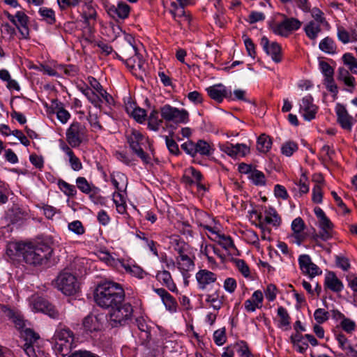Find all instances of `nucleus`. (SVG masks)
Returning a JSON list of instances; mask_svg holds the SVG:
<instances>
[{
    "mask_svg": "<svg viewBox=\"0 0 357 357\" xmlns=\"http://www.w3.org/2000/svg\"><path fill=\"white\" fill-rule=\"evenodd\" d=\"M185 173L196 181V185L199 190H206L205 186L201 183L202 174L199 171L197 170L193 167H190L185 169Z\"/></svg>",
    "mask_w": 357,
    "mask_h": 357,
    "instance_id": "nucleus-44",
    "label": "nucleus"
},
{
    "mask_svg": "<svg viewBox=\"0 0 357 357\" xmlns=\"http://www.w3.org/2000/svg\"><path fill=\"white\" fill-rule=\"evenodd\" d=\"M335 112L337 117V122L341 127L347 130L350 131L352 128L353 117L349 114L345 107L340 103L335 106Z\"/></svg>",
    "mask_w": 357,
    "mask_h": 357,
    "instance_id": "nucleus-19",
    "label": "nucleus"
},
{
    "mask_svg": "<svg viewBox=\"0 0 357 357\" xmlns=\"http://www.w3.org/2000/svg\"><path fill=\"white\" fill-rule=\"evenodd\" d=\"M82 17L84 19V24L91 27L94 25L96 21L97 12L90 3H86L83 8Z\"/></svg>",
    "mask_w": 357,
    "mask_h": 357,
    "instance_id": "nucleus-33",
    "label": "nucleus"
},
{
    "mask_svg": "<svg viewBox=\"0 0 357 357\" xmlns=\"http://www.w3.org/2000/svg\"><path fill=\"white\" fill-rule=\"evenodd\" d=\"M60 148L68 157V161L71 168L76 172L81 170L83 167L82 164L79 158L75 155L72 149L65 143H62L60 145Z\"/></svg>",
    "mask_w": 357,
    "mask_h": 357,
    "instance_id": "nucleus-26",
    "label": "nucleus"
},
{
    "mask_svg": "<svg viewBox=\"0 0 357 357\" xmlns=\"http://www.w3.org/2000/svg\"><path fill=\"white\" fill-rule=\"evenodd\" d=\"M162 119L175 123H185L188 121V112L185 109H179L170 105H165L160 108Z\"/></svg>",
    "mask_w": 357,
    "mask_h": 357,
    "instance_id": "nucleus-10",
    "label": "nucleus"
},
{
    "mask_svg": "<svg viewBox=\"0 0 357 357\" xmlns=\"http://www.w3.org/2000/svg\"><path fill=\"white\" fill-rule=\"evenodd\" d=\"M324 285L326 288L335 293L342 291L344 288L343 283L333 272H328L326 274Z\"/></svg>",
    "mask_w": 357,
    "mask_h": 357,
    "instance_id": "nucleus-24",
    "label": "nucleus"
},
{
    "mask_svg": "<svg viewBox=\"0 0 357 357\" xmlns=\"http://www.w3.org/2000/svg\"><path fill=\"white\" fill-rule=\"evenodd\" d=\"M22 337L24 338L25 343L36 344L39 340V335L30 328H26L22 331Z\"/></svg>",
    "mask_w": 357,
    "mask_h": 357,
    "instance_id": "nucleus-52",
    "label": "nucleus"
},
{
    "mask_svg": "<svg viewBox=\"0 0 357 357\" xmlns=\"http://www.w3.org/2000/svg\"><path fill=\"white\" fill-rule=\"evenodd\" d=\"M263 299V294L260 290L254 291L251 298L245 301V310L248 312H253L256 310V309L261 308L262 307Z\"/></svg>",
    "mask_w": 357,
    "mask_h": 357,
    "instance_id": "nucleus-22",
    "label": "nucleus"
},
{
    "mask_svg": "<svg viewBox=\"0 0 357 357\" xmlns=\"http://www.w3.org/2000/svg\"><path fill=\"white\" fill-rule=\"evenodd\" d=\"M57 289L63 294L71 296L79 290V283L76 277L68 272H61L56 279Z\"/></svg>",
    "mask_w": 357,
    "mask_h": 357,
    "instance_id": "nucleus-7",
    "label": "nucleus"
},
{
    "mask_svg": "<svg viewBox=\"0 0 357 357\" xmlns=\"http://www.w3.org/2000/svg\"><path fill=\"white\" fill-rule=\"evenodd\" d=\"M66 140L70 148H77L87 140V129L81 123L73 121L66 131Z\"/></svg>",
    "mask_w": 357,
    "mask_h": 357,
    "instance_id": "nucleus-6",
    "label": "nucleus"
},
{
    "mask_svg": "<svg viewBox=\"0 0 357 357\" xmlns=\"http://www.w3.org/2000/svg\"><path fill=\"white\" fill-rule=\"evenodd\" d=\"M213 145L204 140L199 139L196 143V154L208 156L213 154Z\"/></svg>",
    "mask_w": 357,
    "mask_h": 357,
    "instance_id": "nucleus-43",
    "label": "nucleus"
},
{
    "mask_svg": "<svg viewBox=\"0 0 357 357\" xmlns=\"http://www.w3.org/2000/svg\"><path fill=\"white\" fill-rule=\"evenodd\" d=\"M38 13L49 24H54L56 22L55 13L52 8L41 7Z\"/></svg>",
    "mask_w": 357,
    "mask_h": 357,
    "instance_id": "nucleus-45",
    "label": "nucleus"
},
{
    "mask_svg": "<svg viewBox=\"0 0 357 357\" xmlns=\"http://www.w3.org/2000/svg\"><path fill=\"white\" fill-rule=\"evenodd\" d=\"M261 221L264 225H270L274 227H278L282 222L280 216L277 213L276 210L273 207H269L264 211V217L262 216Z\"/></svg>",
    "mask_w": 357,
    "mask_h": 357,
    "instance_id": "nucleus-27",
    "label": "nucleus"
},
{
    "mask_svg": "<svg viewBox=\"0 0 357 357\" xmlns=\"http://www.w3.org/2000/svg\"><path fill=\"white\" fill-rule=\"evenodd\" d=\"M344 64L354 74H357V59L351 53H345L342 56Z\"/></svg>",
    "mask_w": 357,
    "mask_h": 357,
    "instance_id": "nucleus-48",
    "label": "nucleus"
},
{
    "mask_svg": "<svg viewBox=\"0 0 357 357\" xmlns=\"http://www.w3.org/2000/svg\"><path fill=\"white\" fill-rule=\"evenodd\" d=\"M249 178L256 185H264L266 184V178L264 174L256 169L251 172Z\"/></svg>",
    "mask_w": 357,
    "mask_h": 357,
    "instance_id": "nucleus-50",
    "label": "nucleus"
},
{
    "mask_svg": "<svg viewBox=\"0 0 357 357\" xmlns=\"http://www.w3.org/2000/svg\"><path fill=\"white\" fill-rule=\"evenodd\" d=\"M314 317L317 324H321L328 319L329 313L322 308H318L314 311Z\"/></svg>",
    "mask_w": 357,
    "mask_h": 357,
    "instance_id": "nucleus-60",
    "label": "nucleus"
},
{
    "mask_svg": "<svg viewBox=\"0 0 357 357\" xmlns=\"http://www.w3.org/2000/svg\"><path fill=\"white\" fill-rule=\"evenodd\" d=\"M220 287H218L212 294L206 295V302L210 305L214 310H218L222 305V299L220 296Z\"/></svg>",
    "mask_w": 357,
    "mask_h": 357,
    "instance_id": "nucleus-36",
    "label": "nucleus"
},
{
    "mask_svg": "<svg viewBox=\"0 0 357 357\" xmlns=\"http://www.w3.org/2000/svg\"><path fill=\"white\" fill-rule=\"evenodd\" d=\"M15 20L17 21L16 27L19 30L22 38L27 39L29 36V29L28 28V16L22 11H17L15 13Z\"/></svg>",
    "mask_w": 357,
    "mask_h": 357,
    "instance_id": "nucleus-25",
    "label": "nucleus"
},
{
    "mask_svg": "<svg viewBox=\"0 0 357 357\" xmlns=\"http://www.w3.org/2000/svg\"><path fill=\"white\" fill-rule=\"evenodd\" d=\"M68 228L70 231L78 236L82 235L85 233V228L79 220H74L68 223Z\"/></svg>",
    "mask_w": 357,
    "mask_h": 357,
    "instance_id": "nucleus-56",
    "label": "nucleus"
},
{
    "mask_svg": "<svg viewBox=\"0 0 357 357\" xmlns=\"http://www.w3.org/2000/svg\"><path fill=\"white\" fill-rule=\"evenodd\" d=\"M87 120L94 131L102 130V126L99 122L98 117L96 114H92L89 112L87 116Z\"/></svg>",
    "mask_w": 357,
    "mask_h": 357,
    "instance_id": "nucleus-61",
    "label": "nucleus"
},
{
    "mask_svg": "<svg viewBox=\"0 0 357 357\" xmlns=\"http://www.w3.org/2000/svg\"><path fill=\"white\" fill-rule=\"evenodd\" d=\"M213 340L217 345H222L227 340L225 328H222L215 331L213 333Z\"/></svg>",
    "mask_w": 357,
    "mask_h": 357,
    "instance_id": "nucleus-59",
    "label": "nucleus"
},
{
    "mask_svg": "<svg viewBox=\"0 0 357 357\" xmlns=\"http://www.w3.org/2000/svg\"><path fill=\"white\" fill-rule=\"evenodd\" d=\"M272 141L271 137L266 135L261 134L257 139V149L261 153H267L271 148Z\"/></svg>",
    "mask_w": 357,
    "mask_h": 357,
    "instance_id": "nucleus-42",
    "label": "nucleus"
},
{
    "mask_svg": "<svg viewBox=\"0 0 357 357\" xmlns=\"http://www.w3.org/2000/svg\"><path fill=\"white\" fill-rule=\"evenodd\" d=\"M183 6L177 5L175 2H172L169 8V13L172 15L173 18L178 23L181 22V20L184 18L185 20H188V16L185 15V11Z\"/></svg>",
    "mask_w": 357,
    "mask_h": 357,
    "instance_id": "nucleus-38",
    "label": "nucleus"
},
{
    "mask_svg": "<svg viewBox=\"0 0 357 357\" xmlns=\"http://www.w3.org/2000/svg\"><path fill=\"white\" fill-rule=\"evenodd\" d=\"M319 225L321 229L318 236L323 241H327L332 238L333 224L332 222L326 217L319 221Z\"/></svg>",
    "mask_w": 357,
    "mask_h": 357,
    "instance_id": "nucleus-29",
    "label": "nucleus"
},
{
    "mask_svg": "<svg viewBox=\"0 0 357 357\" xmlns=\"http://www.w3.org/2000/svg\"><path fill=\"white\" fill-rule=\"evenodd\" d=\"M133 315L132 306L129 303H121L109 312V323L112 327L123 326L131 321Z\"/></svg>",
    "mask_w": 357,
    "mask_h": 357,
    "instance_id": "nucleus-5",
    "label": "nucleus"
},
{
    "mask_svg": "<svg viewBox=\"0 0 357 357\" xmlns=\"http://www.w3.org/2000/svg\"><path fill=\"white\" fill-rule=\"evenodd\" d=\"M289 33L293 31L299 29L301 26V22L294 17L285 18L283 20Z\"/></svg>",
    "mask_w": 357,
    "mask_h": 357,
    "instance_id": "nucleus-55",
    "label": "nucleus"
},
{
    "mask_svg": "<svg viewBox=\"0 0 357 357\" xmlns=\"http://www.w3.org/2000/svg\"><path fill=\"white\" fill-rule=\"evenodd\" d=\"M136 324L139 331V339L142 344L148 342L151 339V327L148 326L146 320L143 317L136 319Z\"/></svg>",
    "mask_w": 357,
    "mask_h": 357,
    "instance_id": "nucleus-32",
    "label": "nucleus"
},
{
    "mask_svg": "<svg viewBox=\"0 0 357 357\" xmlns=\"http://www.w3.org/2000/svg\"><path fill=\"white\" fill-rule=\"evenodd\" d=\"M0 312L8 319L11 320L17 328L22 329L24 327L25 321L23 316L18 310L8 307L4 305H0Z\"/></svg>",
    "mask_w": 357,
    "mask_h": 357,
    "instance_id": "nucleus-15",
    "label": "nucleus"
},
{
    "mask_svg": "<svg viewBox=\"0 0 357 357\" xmlns=\"http://www.w3.org/2000/svg\"><path fill=\"white\" fill-rule=\"evenodd\" d=\"M322 24L316 22H309L304 27L306 36L310 40H315L319 33L321 31V26Z\"/></svg>",
    "mask_w": 357,
    "mask_h": 357,
    "instance_id": "nucleus-39",
    "label": "nucleus"
},
{
    "mask_svg": "<svg viewBox=\"0 0 357 357\" xmlns=\"http://www.w3.org/2000/svg\"><path fill=\"white\" fill-rule=\"evenodd\" d=\"M198 289L202 291L206 290L208 287H212L217 280L215 273L206 270L201 269L195 275Z\"/></svg>",
    "mask_w": 357,
    "mask_h": 357,
    "instance_id": "nucleus-11",
    "label": "nucleus"
},
{
    "mask_svg": "<svg viewBox=\"0 0 357 357\" xmlns=\"http://www.w3.org/2000/svg\"><path fill=\"white\" fill-rule=\"evenodd\" d=\"M206 229L211 231V233L215 235V240L220 245H221L225 250H231L234 248V244L229 236H226L225 234H218L213 231L211 227H207Z\"/></svg>",
    "mask_w": 357,
    "mask_h": 357,
    "instance_id": "nucleus-35",
    "label": "nucleus"
},
{
    "mask_svg": "<svg viewBox=\"0 0 357 357\" xmlns=\"http://www.w3.org/2000/svg\"><path fill=\"white\" fill-rule=\"evenodd\" d=\"M156 280L163 286L172 292H178V289L174 283L171 273L166 270L158 271L155 275Z\"/></svg>",
    "mask_w": 357,
    "mask_h": 357,
    "instance_id": "nucleus-23",
    "label": "nucleus"
},
{
    "mask_svg": "<svg viewBox=\"0 0 357 357\" xmlns=\"http://www.w3.org/2000/svg\"><path fill=\"white\" fill-rule=\"evenodd\" d=\"M293 234L290 238L292 242L300 245L306 238V234L304 232L305 225L303 219L300 217L295 218L291 225Z\"/></svg>",
    "mask_w": 357,
    "mask_h": 357,
    "instance_id": "nucleus-13",
    "label": "nucleus"
},
{
    "mask_svg": "<svg viewBox=\"0 0 357 357\" xmlns=\"http://www.w3.org/2000/svg\"><path fill=\"white\" fill-rule=\"evenodd\" d=\"M58 186L59 189L67 196L73 197L76 195L77 190L73 185L69 184L63 180H59Z\"/></svg>",
    "mask_w": 357,
    "mask_h": 357,
    "instance_id": "nucleus-49",
    "label": "nucleus"
},
{
    "mask_svg": "<svg viewBox=\"0 0 357 357\" xmlns=\"http://www.w3.org/2000/svg\"><path fill=\"white\" fill-rule=\"evenodd\" d=\"M298 150V145L296 142L288 141L284 143L281 147V151L285 156L289 157Z\"/></svg>",
    "mask_w": 357,
    "mask_h": 357,
    "instance_id": "nucleus-54",
    "label": "nucleus"
},
{
    "mask_svg": "<svg viewBox=\"0 0 357 357\" xmlns=\"http://www.w3.org/2000/svg\"><path fill=\"white\" fill-rule=\"evenodd\" d=\"M94 298L98 306L112 309L123 302L125 292L119 284L110 281L105 282L96 287Z\"/></svg>",
    "mask_w": 357,
    "mask_h": 357,
    "instance_id": "nucleus-2",
    "label": "nucleus"
},
{
    "mask_svg": "<svg viewBox=\"0 0 357 357\" xmlns=\"http://www.w3.org/2000/svg\"><path fill=\"white\" fill-rule=\"evenodd\" d=\"M126 139L130 149L144 163H151V156L145 153L142 149V145H144L145 141H147V139L139 130L132 129L127 132Z\"/></svg>",
    "mask_w": 357,
    "mask_h": 357,
    "instance_id": "nucleus-4",
    "label": "nucleus"
},
{
    "mask_svg": "<svg viewBox=\"0 0 357 357\" xmlns=\"http://www.w3.org/2000/svg\"><path fill=\"white\" fill-rule=\"evenodd\" d=\"M54 112L56 114L58 120L62 123L66 124L70 119V114L64 109L61 102H56Z\"/></svg>",
    "mask_w": 357,
    "mask_h": 357,
    "instance_id": "nucleus-41",
    "label": "nucleus"
},
{
    "mask_svg": "<svg viewBox=\"0 0 357 357\" xmlns=\"http://www.w3.org/2000/svg\"><path fill=\"white\" fill-rule=\"evenodd\" d=\"M112 197L118 213L124 214L126 212V192L115 191Z\"/></svg>",
    "mask_w": 357,
    "mask_h": 357,
    "instance_id": "nucleus-34",
    "label": "nucleus"
},
{
    "mask_svg": "<svg viewBox=\"0 0 357 357\" xmlns=\"http://www.w3.org/2000/svg\"><path fill=\"white\" fill-rule=\"evenodd\" d=\"M29 303L32 311L44 313L52 319L59 318L58 310L45 298L34 294L29 298Z\"/></svg>",
    "mask_w": 357,
    "mask_h": 357,
    "instance_id": "nucleus-8",
    "label": "nucleus"
},
{
    "mask_svg": "<svg viewBox=\"0 0 357 357\" xmlns=\"http://www.w3.org/2000/svg\"><path fill=\"white\" fill-rule=\"evenodd\" d=\"M252 214H255L256 215L257 219L259 220V223L257 224V227L261 229V238L264 240H270L271 238L269 235L271 234V229L268 228L266 225H264V222L261 221L262 219V214L261 213H257V211H252Z\"/></svg>",
    "mask_w": 357,
    "mask_h": 357,
    "instance_id": "nucleus-46",
    "label": "nucleus"
},
{
    "mask_svg": "<svg viewBox=\"0 0 357 357\" xmlns=\"http://www.w3.org/2000/svg\"><path fill=\"white\" fill-rule=\"evenodd\" d=\"M272 31L275 34L283 37H287L289 35V32L283 21L273 25L272 26Z\"/></svg>",
    "mask_w": 357,
    "mask_h": 357,
    "instance_id": "nucleus-58",
    "label": "nucleus"
},
{
    "mask_svg": "<svg viewBox=\"0 0 357 357\" xmlns=\"http://www.w3.org/2000/svg\"><path fill=\"white\" fill-rule=\"evenodd\" d=\"M55 340V349L63 356L69 354L75 347V335L73 332L68 328H59L54 335Z\"/></svg>",
    "mask_w": 357,
    "mask_h": 357,
    "instance_id": "nucleus-3",
    "label": "nucleus"
},
{
    "mask_svg": "<svg viewBox=\"0 0 357 357\" xmlns=\"http://www.w3.org/2000/svg\"><path fill=\"white\" fill-rule=\"evenodd\" d=\"M153 291L160 297L167 310L170 312H175L177 310V302L176 299L168 293L164 288L153 289Z\"/></svg>",
    "mask_w": 357,
    "mask_h": 357,
    "instance_id": "nucleus-20",
    "label": "nucleus"
},
{
    "mask_svg": "<svg viewBox=\"0 0 357 357\" xmlns=\"http://www.w3.org/2000/svg\"><path fill=\"white\" fill-rule=\"evenodd\" d=\"M122 266L126 272L130 273L133 276L139 278H143L144 272L139 266L124 263L122 264Z\"/></svg>",
    "mask_w": 357,
    "mask_h": 357,
    "instance_id": "nucleus-53",
    "label": "nucleus"
},
{
    "mask_svg": "<svg viewBox=\"0 0 357 357\" xmlns=\"http://www.w3.org/2000/svg\"><path fill=\"white\" fill-rule=\"evenodd\" d=\"M337 37L343 44L357 42V32L355 29H351L350 32L347 31L342 26H337Z\"/></svg>",
    "mask_w": 357,
    "mask_h": 357,
    "instance_id": "nucleus-31",
    "label": "nucleus"
},
{
    "mask_svg": "<svg viewBox=\"0 0 357 357\" xmlns=\"http://www.w3.org/2000/svg\"><path fill=\"white\" fill-rule=\"evenodd\" d=\"M86 259H76L71 264L72 269L75 270L76 274L82 275L86 273Z\"/></svg>",
    "mask_w": 357,
    "mask_h": 357,
    "instance_id": "nucleus-51",
    "label": "nucleus"
},
{
    "mask_svg": "<svg viewBox=\"0 0 357 357\" xmlns=\"http://www.w3.org/2000/svg\"><path fill=\"white\" fill-rule=\"evenodd\" d=\"M130 11V6L125 2L120 1L116 5H109L107 6V12L109 16L114 19L124 20L129 15Z\"/></svg>",
    "mask_w": 357,
    "mask_h": 357,
    "instance_id": "nucleus-16",
    "label": "nucleus"
},
{
    "mask_svg": "<svg viewBox=\"0 0 357 357\" xmlns=\"http://www.w3.org/2000/svg\"><path fill=\"white\" fill-rule=\"evenodd\" d=\"M317 107L313 104V98L310 95L303 98L300 104V112L306 121H311L315 118Z\"/></svg>",
    "mask_w": 357,
    "mask_h": 357,
    "instance_id": "nucleus-14",
    "label": "nucleus"
},
{
    "mask_svg": "<svg viewBox=\"0 0 357 357\" xmlns=\"http://www.w3.org/2000/svg\"><path fill=\"white\" fill-rule=\"evenodd\" d=\"M77 188L84 193L89 194L91 191L90 184L84 177H78L76 179Z\"/></svg>",
    "mask_w": 357,
    "mask_h": 357,
    "instance_id": "nucleus-62",
    "label": "nucleus"
},
{
    "mask_svg": "<svg viewBox=\"0 0 357 357\" xmlns=\"http://www.w3.org/2000/svg\"><path fill=\"white\" fill-rule=\"evenodd\" d=\"M236 351L241 357H252L249 350L248 346L245 342H241L236 344Z\"/></svg>",
    "mask_w": 357,
    "mask_h": 357,
    "instance_id": "nucleus-64",
    "label": "nucleus"
},
{
    "mask_svg": "<svg viewBox=\"0 0 357 357\" xmlns=\"http://www.w3.org/2000/svg\"><path fill=\"white\" fill-rule=\"evenodd\" d=\"M52 252V248L43 243H13L7 248V254L10 257H17L33 266L46 264Z\"/></svg>",
    "mask_w": 357,
    "mask_h": 357,
    "instance_id": "nucleus-1",
    "label": "nucleus"
},
{
    "mask_svg": "<svg viewBox=\"0 0 357 357\" xmlns=\"http://www.w3.org/2000/svg\"><path fill=\"white\" fill-rule=\"evenodd\" d=\"M278 315L280 317V325L281 326H287L290 324V317L287 310L283 307H279L278 309Z\"/></svg>",
    "mask_w": 357,
    "mask_h": 357,
    "instance_id": "nucleus-57",
    "label": "nucleus"
},
{
    "mask_svg": "<svg viewBox=\"0 0 357 357\" xmlns=\"http://www.w3.org/2000/svg\"><path fill=\"white\" fill-rule=\"evenodd\" d=\"M299 267L302 273L311 278L321 275L322 271L314 264L308 255H301L298 258Z\"/></svg>",
    "mask_w": 357,
    "mask_h": 357,
    "instance_id": "nucleus-12",
    "label": "nucleus"
},
{
    "mask_svg": "<svg viewBox=\"0 0 357 357\" xmlns=\"http://www.w3.org/2000/svg\"><path fill=\"white\" fill-rule=\"evenodd\" d=\"M104 320L103 315L89 314L84 319L82 325L86 331H98L102 328Z\"/></svg>",
    "mask_w": 357,
    "mask_h": 357,
    "instance_id": "nucleus-18",
    "label": "nucleus"
},
{
    "mask_svg": "<svg viewBox=\"0 0 357 357\" xmlns=\"http://www.w3.org/2000/svg\"><path fill=\"white\" fill-rule=\"evenodd\" d=\"M319 48L328 54H335L337 52V45L334 40L328 36L320 41Z\"/></svg>",
    "mask_w": 357,
    "mask_h": 357,
    "instance_id": "nucleus-37",
    "label": "nucleus"
},
{
    "mask_svg": "<svg viewBox=\"0 0 357 357\" xmlns=\"http://www.w3.org/2000/svg\"><path fill=\"white\" fill-rule=\"evenodd\" d=\"M190 251L176 257V267L181 272L191 271L195 268V263L190 256Z\"/></svg>",
    "mask_w": 357,
    "mask_h": 357,
    "instance_id": "nucleus-28",
    "label": "nucleus"
},
{
    "mask_svg": "<svg viewBox=\"0 0 357 357\" xmlns=\"http://www.w3.org/2000/svg\"><path fill=\"white\" fill-rule=\"evenodd\" d=\"M261 45L275 63L282 61L281 47L278 43L275 42L270 43L268 39L264 36L261 39Z\"/></svg>",
    "mask_w": 357,
    "mask_h": 357,
    "instance_id": "nucleus-17",
    "label": "nucleus"
},
{
    "mask_svg": "<svg viewBox=\"0 0 357 357\" xmlns=\"http://www.w3.org/2000/svg\"><path fill=\"white\" fill-rule=\"evenodd\" d=\"M92 89L86 91V98L96 107L100 109L102 102L100 95Z\"/></svg>",
    "mask_w": 357,
    "mask_h": 357,
    "instance_id": "nucleus-47",
    "label": "nucleus"
},
{
    "mask_svg": "<svg viewBox=\"0 0 357 357\" xmlns=\"http://www.w3.org/2000/svg\"><path fill=\"white\" fill-rule=\"evenodd\" d=\"M162 123V118H159V112L153 109L148 117V128L153 131H158Z\"/></svg>",
    "mask_w": 357,
    "mask_h": 357,
    "instance_id": "nucleus-40",
    "label": "nucleus"
},
{
    "mask_svg": "<svg viewBox=\"0 0 357 357\" xmlns=\"http://www.w3.org/2000/svg\"><path fill=\"white\" fill-rule=\"evenodd\" d=\"M174 241H176L174 250L178 253V256L188 254V252L190 251V245L184 241H180L177 239H175Z\"/></svg>",
    "mask_w": 357,
    "mask_h": 357,
    "instance_id": "nucleus-63",
    "label": "nucleus"
},
{
    "mask_svg": "<svg viewBox=\"0 0 357 357\" xmlns=\"http://www.w3.org/2000/svg\"><path fill=\"white\" fill-rule=\"evenodd\" d=\"M121 59L125 61L126 66L132 69L145 70L144 60L138 54L136 47L134 45H128L125 49L121 50Z\"/></svg>",
    "mask_w": 357,
    "mask_h": 357,
    "instance_id": "nucleus-9",
    "label": "nucleus"
},
{
    "mask_svg": "<svg viewBox=\"0 0 357 357\" xmlns=\"http://www.w3.org/2000/svg\"><path fill=\"white\" fill-rule=\"evenodd\" d=\"M206 91L209 97L218 102H221L229 94L231 96V91L228 92L227 88L222 84L209 86Z\"/></svg>",
    "mask_w": 357,
    "mask_h": 357,
    "instance_id": "nucleus-21",
    "label": "nucleus"
},
{
    "mask_svg": "<svg viewBox=\"0 0 357 357\" xmlns=\"http://www.w3.org/2000/svg\"><path fill=\"white\" fill-rule=\"evenodd\" d=\"M111 182L116 188V192H126L128 186L127 176L121 172H114L111 174Z\"/></svg>",
    "mask_w": 357,
    "mask_h": 357,
    "instance_id": "nucleus-30",
    "label": "nucleus"
}]
</instances>
